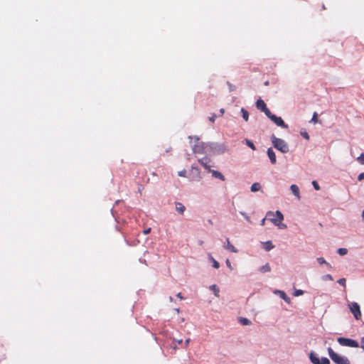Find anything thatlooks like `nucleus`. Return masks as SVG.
<instances>
[{
  "mask_svg": "<svg viewBox=\"0 0 364 364\" xmlns=\"http://www.w3.org/2000/svg\"><path fill=\"white\" fill-rule=\"evenodd\" d=\"M210 150V144L203 142H198L194 145L193 151L194 153L203 154Z\"/></svg>",
  "mask_w": 364,
  "mask_h": 364,
  "instance_id": "423d86ee",
  "label": "nucleus"
},
{
  "mask_svg": "<svg viewBox=\"0 0 364 364\" xmlns=\"http://www.w3.org/2000/svg\"><path fill=\"white\" fill-rule=\"evenodd\" d=\"M312 185L316 191L320 190V186L316 181H312Z\"/></svg>",
  "mask_w": 364,
  "mask_h": 364,
  "instance_id": "473e14b6",
  "label": "nucleus"
},
{
  "mask_svg": "<svg viewBox=\"0 0 364 364\" xmlns=\"http://www.w3.org/2000/svg\"><path fill=\"white\" fill-rule=\"evenodd\" d=\"M264 249L266 251H269L274 247L271 241H267L263 243Z\"/></svg>",
  "mask_w": 364,
  "mask_h": 364,
  "instance_id": "dca6fc26",
  "label": "nucleus"
},
{
  "mask_svg": "<svg viewBox=\"0 0 364 364\" xmlns=\"http://www.w3.org/2000/svg\"><path fill=\"white\" fill-rule=\"evenodd\" d=\"M265 220H266L265 218H263V219L261 220V225H262V226H263V225H264V224H265Z\"/></svg>",
  "mask_w": 364,
  "mask_h": 364,
  "instance_id": "c03bdc74",
  "label": "nucleus"
},
{
  "mask_svg": "<svg viewBox=\"0 0 364 364\" xmlns=\"http://www.w3.org/2000/svg\"><path fill=\"white\" fill-rule=\"evenodd\" d=\"M328 353L329 357L335 363L350 364V360L347 357L338 355V353L334 352L331 348H328Z\"/></svg>",
  "mask_w": 364,
  "mask_h": 364,
  "instance_id": "7ed1b4c3",
  "label": "nucleus"
},
{
  "mask_svg": "<svg viewBox=\"0 0 364 364\" xmlns=\"http://www.w3.org/2000/svg\"><path fill=\"white\" fill-rule=\"evenodd\" d=\"M311 122H314V124L318 122V114L316 112H314Z\"/></svg>",
  "mask_w": 364,
  "mask_h": 364,
  "instance_id": "cd10ccee",
  "label": "nucleus"
},
{
  "mask_svg": "<svg viewBox=\"0 0 364 364\" xmlns=\"http://www.w3.org/2000/svg\"><path fill=\"white\" fill-rule=\"evenodd\" d=\"M216 118L215 114H213L211 117H209V119L210 122H214Z\"/></svg>",
  "mask_w": 364,
  "mask_h": 364,
  "instance_id": "f704fd0d",
  "label": "nucleus"
},
{
  "mask_svg": "<svg viewBox=\"0 0 364 364\" xmlns=\"http://www.w3.org/2000/svg\"><path fill=\"white\" fill-rule=\"evenodd\" d=\"M317 261H318V262L320 264H326L328 267H331V265L328 262H327L325 260V259H324V258H323V257H318V258H317Z\"/></svg>",
  "mask_w": 364,
  "mask_h": 364,
  "instance_id": "4be33fe9",
  "label": "nucleus"
},
{
  "mask_svg": "<svg viewBox=\"0 0 364 364\" xmlns=\"http://www.w3.org/2000/svg\"><path fill=\"white\" fill-rule=\"evenodd\" d=\"M309 358L312 363L320 364V359L318 357H316L314 353H311L310 354Z\"/></svg>",
  "mask_w": 364,
  "mask_h": 364,
  "instance_id": "f3484780",
  "label": "nucleus"
},
{
  "mask_svg": "<svg viewBox=\"0 0 364 364\" xmlns=\"http://www.w3.org/2000/svg\"><path fill=\"white\" fill-rule=\"evenodd\" d=\"M186 171H181L178 172V176H185Z\"/></svg>",
  "mask_w": 364,
  "mask_h": 364,
  "instance_id": "58836bf2",
  "label": "nucleus"
},
{
  "mask_svg": "<svg viewBox=\"0 0 364 364\" xmlns=\"http://www.w3.org/2000/svg\"><path fill=\"white\" fill-rule=\"evenodd\" d=\"M210 160L208 158H203L199 160V163L209 172L211 171L210 166H209Z\"/></svg>",
  "mask_w": 364,
  "mask_h": 364,
  "instance_id": "f8f14e48",
  "label": "nucleus"
},
{
  "mask_svg": "<svg viewBox=\"0 0 364 364\" xmlns=\"http://www.w3.org/2000/svg\"><path fill=\"white\" fill-rule=\"evenodd\" d=\"M303 294H304V291L301 290V289H298L294 293V296H301V295H303Z\"/></svg>",
  "mask_w": 364,
  "mask_h": 364,
  "instance_id": "72a5a7b5",
  "label": "nucleus"
},
{
  "mask_svg": "<svg viewBox=\"0 0 364 364\" xmlns=\"http://www.w3.org/2000/svg\"><path fill=\"white\" fill-rule=\"evenodd\" d=\"M290 189L292 191L293 194L299 200L300 199V193L299 187L293 184L290 186Z\"/></svg>",
  "mask_w": 364,
  "mask_h": 364,
  "instance_id": "ddd939ff",
  "label": "nucleus"
},
{
  "mask_svg": "<svg viewBox=\"0 0 364 364\" xmlns=\"http://www.w3.org/2000/svg\"><path fill=\"white\" fill-rule=\"evenodd\" d=\"M301 134L303 135V136H304L305 139H309V136L308 133L304 132V133H303V134Z\"/></svg>",
  "mask_w": 364,
  "mask_h": 364,
  "instance_id": "ea45409f",
  "label": "nucleus"
},
{
  "mask_svg": "<svg viewBox=\"0 0 364 364\" xmlns=\"http://www.w3.org/2000/svg\"><path fill=\"white\" fill-rule=\"evenodd\" d=\"M357 160L360 164H364V153H362L358 158Z\"/></svg>",
  "mask_w": 364,
  "mask_h": 364,
  "instance_id": "a878e982",
  "label": "nucleus"
},
{
  "mask_svg": "<svg viewBox=\"0 0 364 364\" xmlns=\"http://www.w3.org/2000/svg\"><path fill=\"white\" fill-rule=\"evenodd\" d=\"M226 264H227V266H228L230 269H232V266H231V264H230V260H229V259H227V260H226Z\"/></svg>",
  "mask_w": 364,
  "mask_h": 364,
  "instance_id": "4c0bfd02",
  "label": "nucleus"
},
{
  "mask_svg": "<svg viewBox=\"0 0 364 364\" xmlns=\"http://www.w3.org/2000/svg\"><path fill=\"white\" fill-rule=\"evenodd\" d=\"M210 289H212L213 291H214L215 295L216 296H219V289L217 287V286L215 284L211 285L210 287Z\"/></svg>",
  "mask_w": 364,
  "mask_h": 364,
  "instance_id": "5701e85b",
  "label": "nucleus"
},
{
  "mask_svg": "<svg viewBox=\"0 0 364 364\" xmlns=\"http://www.w3.org/2000/svg\"><path fill=\"white\" fill-rule=\"evenodd\" d=\"M279 294H280V296H281L283 299H284V300H285V301H289V298L287 296V294H285V292L280 291H279Z\"/></svg>",
  "mask_w": 364,
  "mask_h": 364,
  "instance_id": "bb28decb",
  "label": "nucleus"
},
{
  "mask_svg": "<svg viewBox=\"0 0 364 364\" xmlns=\"http://www.w3.org/2000/svg\"><path fill=\"white\" fill-rule=\"evenodd\" d=\"M177 342H178V343H179V344H180V343H182V339H180V340L177 341Z\"/></svg>",
  "mask_w": 364,
  "mask_h": 364,
  "instance_id": "a18cd8bd",
  "label": "nucleus"
},
{
  "mask_svg": "<svg viewBox=\"0 0 364 364\" xmlns=\"http://www.w3.org/2000/svg\"><path fill=\"white\" fill-rule=\"evenodd\" d=\"M241 113H242V118L246 122L248 121V119H249V113H248V112L245 109L242 108L241 109Z\"/></svg>",
  "mask_w": 364,
  "mask_h": 364,
  "instance_id": "aec40b11",
  "label": "nucleus"
},
{
  "mask_svg": "<svg viewBox=\"0 0 364 364\" xmlns=\"http://www.w3.org/2000/svg\"><path fill=\"white\" fill-rule=\"evenodd\" d=\"M271 270L269 264L267 263L259 268V271L262 273L269 272Z\"/></svg>",
  "mask_w": 364,
  "mask_h": 364,
  "instance_id": "a211bd4d",
  "label": "nucleus"
},
{
  "mask_svg": "<svg viewBox=\"0 0 364 364\" xmlns=\"http://www.w3.org/2000/svg\"><path fill=\"white\" fill-rule=\"evenodd\" d=\"M246 144L247 145L250 147L252 150H255L256 148H255V146L254 145V144L252 143V141L248 140V139H246Z\"/></svg>",
  "mask_w": 364,
  "mask_h": 364,
  "instance_id": "393cba45",
  "label": "nucleus"
},
{
  "mask_svg": "<svg viewBox=\"0 0 364 364\" xmlns=\"http://www.w3.org/2000/svg\"><path fill=\"white\" fill-rule=\"evenodd\" d=\"M261 188V185L259 183H254L251 186V191L256 192L259 191Z\"/></svg>",
  "mask_w": 364,
  "mask_h": 364,
  "instance_id": "6ab92c4d",
  "label": "nucleus"
},
{
  "mask_svg": "<svg viewBox=\"0 0 364 364\" xmlns=\"http://www.w3.org/2000/svg\"><path fill=\"white\" fill-rule=\"evenodd\" d=\"M209 172L211 173L212 176L216 178H219L223 181L225 180V176L220 172H219L218 171L211 169V171H210Z\"/></svg>",
  "mask_w": 364,
  "mask_h": 364,
  "instance_id": "4468645a",
  "label": "nucleus"
},
{
  "mask_svg": "<svg viewBox=\"0 0 364 364\" xmlns=\"http://www.w3.org/2000/svg\"><path fill=\"white\" fill-rule=\"evenodd\" d=\"M223 247L229 252L234 253H237L238 252L237 249L230 243L229 238L226 239V242H225Z\"/></svg>",
  "mask_w": 364,
  "mask_h": 364,
  "instance_id": "9d476101",
  "label": "nucleus"
},
{
  "mask_svg": "<svg viewBox=\"0 0 364 364\" xmlns=\"http://www.w3.org/2000/svg\"><path fill=\"white\" fill-rule=\"evenodd\" d=\"M346 279H345V278H341V279H338V283L340 285H341V286H343V287H346Z\"/></svg>",
  "mask_w": 364,
  "mask_h": 364,
  "instance_id": "2f4dec72",
  "label": "nucleus"
},
{
  "mask_svg": "<svg viewBox=\"0 0 364 364\" xmlns=\"http://www.w3.org/2000/svg\"><path fill=\"white\" fill-rule=\"evenodd\" d=\"M358 178L359 181H361V180L364 179V172L360 173L358 177Z\"/></svg>",
  "mask_w": 364,
  "mask_h": 364,
  "instance_id": "c9c22d12",
  "label": "nucleus"
},
{
  "mask_svg": "<svg viewBox=\"0 0 364 364\" xmlns=\"http://www.w3.org/2000/svg\"><path fill=\"white\" fill-rule=\"evenodd\" d=\"M272 143L274 148L282 153H287L289 151V146L282 139L276 137L275 135L271 136Z\"/></svg>",
  "mask_w": 364,
  "mask_h": 364,
  "instance_id": "f03ea898",
  "label": "nucleus"
},
{
  "mask_svg": "<svg viewBox=\"0 0 364 364\" xmlns=\"http://www.w3.org/2000/svg\"><path fill=\"white\" fill-rule=\"evenodd\" d=\"M326 9V7L324 6V4L322 5V10H325Z\"/></svg>",
  "mask_w": 364,
  "mask_h": 364,
  "instance_id": "49530a36",
  "label": "nucleus"
},
{
  "mask_svg": "<svg viewBox=\"0 0 364 364\" xmlns=\"http://www.w3.org/2000/svg\"><path fill=\"white\" fill-rule=\"evenodd\" d=\"M348 308H349L350 312L353 314L354 318L356 320L360 319L362 317V314H361L360 305L357 302L353 301V302H350L348 304Z\"/></svg>",
  "mask_w": 364,
  "mask_h": 364,
  "instance_id": "20e7f679",
  "label": "nucleus"
},
{
  "mask_svg": "<svg viewBox=\"0 0 364 364\" xmlns=\"http://www.w3.org/2000/svg\"><path fill=\"white\" fill-rule=\"evenodd\" d=\"M150 232H151V228H147V229H145V230L143 231V232H144V235H147V234H149Z\"/></svg>",
  "mask_w": 364,
  "mask_h": 364,
  "instance_id": "e433bc0d",
  "label": "nucleus"
},
{
  "mask_svg": "<svg viewBox=\"0 0 364 364\" xmlns=\"http://www.w3.org/2000/svg\"><path fill=\"white\" fill-rule=\"evenodd\" d=\"M322 279L323 281H327V280L332 281L333 280V277L331 274H326V275L323 276Z\"/></svg>",
  "mask_w": 364,
  "mask_h": 364,
  "instance_id": "c85d7f7f",
  "label": "nucleus"
},
{
  "mask_svg": "<svg viewBox=\"0 0 364 364\" xmlns=\"http://www.w3.org/2000/svg\"><path fill=\"white\" fill-rule=\"evenodd\" d=\"M267 155L269 158V160L271 161V163L272 164H275L276 162H277V159H276V155H275V153L274 151H273V149L272 148H269L267 149Z\"/></svg>",
  "mask_w": 364,
  "mask_h": 364,
  "instance_id": "9b49d317",
  "label": "nucleus"
},
{
  "mask_svg": "<svg viewBox=\"0 0 364 364\" xmlns=\"http://www.w3.org/2000/svg\"><path fill=\"white\" fill-rule=\"evenodd\" d=\"M337 341L342 346H348L351 348L359 347L358 342L351 338L339 337L337 338Z\"/></svg>",
  "mask_w": 364,
  "mask_h": 364,
  "instance_id": "39448f33",
  "label": "nucleus"
},
{
  "mask_svg": "<svg viewBox=\"0 0 364 364\" xmlns=\"http://www.w3.org/2000/svg\"><path fill=\"white\" fill-rule=\"evenodd\" d=\"M240 322L241 324L242 325H250L251 323V321L248 319V318H240L239 319Z\"/></svg>",
  "mask_w": 364,
  "mask_h": 364,
  "instance_id": "412c9836",
  "label": "nucleus"
},
{
  "mask_svg": "<svg viewBox=\"0 0 364 364\" xmlns=\"http://www.w3.org/2000/svg\"><path fill=\"white\" fill-rule=\"evenodd\" d=\"M362 217H363V218L364 219V210H363V213H362Z\"/></svg>",
  "mask_w": 364,
  "mask_h": 364,
  "instance_id": "de8ad7c7",
  "label": "nucleus"
},
{
  "mask_svg": "<svg viewBox=\"0 0 364 364\" xmlns=\"http://www.w3.org/2000/svg\"><path fill=\"white\" fill-rule=\"evenodd\" d=\"M320 364H331V363H330V361H329V360L328 358H322L320 360Z\"/></svg>",
  "mask_w": 364,
  "mask_h": 364,
  "instance_id": "c756f323",
  "label": "nucleus"
},
{
  "mask_svg": "<svg viewBox=\"0 0 364 364\" xmlns=\"http://www.w3.org/2000/svg\"><path fill=\"white\" fill-rule=\"evenodd\" d=\"M267 217L274 225L280 228H287V225L282 223L284 220V215L279 210H277L275 213L269 211L267 213Z\"/></svg>",
  "mask_w": 364,
  "mask_h": 364,
  "instance_id": "f257e3e1",
  "label": "nucleus"
},
{
  "mask_svg": "<svg viewBox=\"0 0 364 364\" xmlns=\"http://www.w3.org/2000/svg\"><path fill=\"white\" fill-rule=\"evenodd\" d=\"M190 341L191 339L190 338H187L186 341H185V345L187 347L190 343Z\"/></svg>",
  "mask_w": 364,
  "mask_h": 364,
  "instance_id": "79ce46f5",
  "label": "nucleus"
},
{
  "mask_svg": "<svg viewBox=\"0 0 364 364\" xmlns=\"http://www.w3.org/2000/svg\"><path fill=\"white\" fill-rule=\"evenodd\" d=\"M210 150L213 151L214 154H223L226 151V146L223 144H210Z\"/></svg>",
  "mask_w": 364,
  "mask_h": 364,
  "instance_id": "6e6552de",
  "label": "nucleus"
},
{
  "mask_svg": "<svg viewBox=\"0 0 364 364\" xmlns=\"http://www.w3.org/2000/svg\"><path fill=\"white\" fill-rule=\"evenodd\" d=\"M220 112L223 114L224 112V109H220Z\"/></svg>",
  "mask_w": 364,
  "mask_h": 364,
  "instance_id": "09e8293b",
  "label": "nucleus"
},
{
  "mask_svg": "<svg viewBox=\"0 0 364 364\" xmlns=\"http://www.w3.org/2000/svg\"><path fill=\"white\" fill-rule=\"evenodd\" d=\"M176 296H177L178 299H183V296H182V295H181V293H178V294H177V295H176Z\"/></svg>",
  "mask_w": 364,
  "mask_h": 364,
  "instance_id": "37998d69",
  "label": "nucleus"
},
{
  "mask_svg": "<svg viewBox=\"0 0 364 364\" xmlns=\"http://www.w3.org/2000/svg\"><path fill=\"white\" fill-rule=\"evenodd\" d=\"M360 347L364 350V336L361 338Z\"/></svg>",
  "mask_w": 364,
  "mask_h": 364,
  "instance_id": "a19ab883",
  "label": "nucleus"
},
{
  "mask_svg": "<svg viewBox=\"0 0 364 364\" xmlns=\"http://www.w3.org/2000/svg\"><path fill=\"white\" fill-rule=\"evenodd\" d=\"M211 259L213 260V267L218 269L220 267V264L218 262H217L215 259H214L213 257H211Z\"/></svg>",
  "mask_w": 364,
  "mask_h": 364,
  "instance_id": "7c9ffc66",
  "label": "nucleus"
},
{
  "mask_svg": "<svg viewBox=\"0 0 364 364\" xmlns=\"http://www.w3.org/2000/svg\"><path fill=\"white\" fill-rule=\"evenodd\" d=\"M176 210L179 213L183 214L186 210V208L181 203H176Z\"/></svg>",
  "mask_w": 364,
  "mask_h": 364,
  "instance_id": "2eb2a0df",
  "label": "nucleus"
},
{
  "mask_svg": "<svg viewBox=\"0 0 364 364\" xmlns=\"http://www.w3.org/2000/svg\"><path fill=\"white\" fill-rule=\"evenodd\" d=\"M337 252L340 255H345L347 254L348 250L346 248H339Z\"/></svg>",
  "mask_w": 364,
  "mask_h": 364,
  "instance_id": "b1692460",
  "label": "nucleus"
},
{
  "mask_svg": "<svg viewBox=\"0 0 364 364\" xmlns=\"http://www.w3.org/2000/svg\"><path fill=\"white\" fill-rule=\"evenodd\" d=\"M268 118H269L272 122H274L277 126L281 127L282 128H288V125L285 124L284 120L280 117H277L272 112H270V114L267 116Z\"/></svg>",
  "mask_w": 364,
  "mask_h": 364,
  "instance_id": "0eeeda50",
  "label": "nucleus"
},
{
  "mask_svg": "<svg viewBox=\"0 0 364 364\" xmlns=\"http://www.w3.org/2000/svg\"><path fill=\"white\" fill-rule=\"evenodd\" d=\"M256 107L258 109L263 112L267 117L270 114V110L267 107L265 102L262 99L257 100Z\"/></svg>",
  "mask_w": 364,
  "mask_h": 364,
  "instance_id": "1a4fd4ad",
  "label": "nucleus"
}]
</instances>
